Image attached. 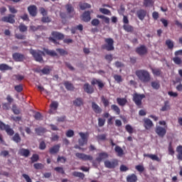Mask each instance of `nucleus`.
Listing matches in <instances>:
<instances>
[{"label": "nucleus", "mask_w": 182, "mask_h": 182, "mask_svg": "<svg viewBox=\"0 0 182 182\" xmlns=\"http://www.w3.org/2000/svg\"><path fill=\"white\" fill-rule=\"evenodd\" d=\"M135 75L141 83H149L151 80V75L147 70H137Z\"/></svg>", "instance_id": "1"}, {"label": "nucleus", "mask_w": 182, "mask_h": 182, "mask_svg": "<svg viewBox=\"0 0 182 182\" xmlns=\"http://www.w3.org/2000/svg\"><path fill=\"white\" fill-rule=\"evenodd\" d=\"M30 53L32 55L33 58L36 62H38L39 63H43L45 61L43 60V57L46 56L45 52L39 50H30Z\"/></svg>", "instance_id": "2"}, {"label": "nucleus", "mask_w": 182, "mask_h": 182, "mask_svg": "<svg viewBox=\"0 0 182 182\" xmlns=\"http://www.w3.org/2000/svg\"><path fill=\"white\" fill-rule=\"evenodd\" d=\"M105 44L102 45L101 49L110 52L114 50V41L112 38H105Z\"/></svg>", "instance_id": "3"}, {"label": "nucleus", "mask_w": 182, "mask_h": 182, "mask_svg": "<svg viewBox=\"0 0 182 182\" xmlns=\"http://www.w3.org/2000/svg\"><path fill=\"white\" fill-rule=\"evenodd\" d=\"M51 35L53 37H50L48 40L55 45H59V42L58 41H63V39H65V35H63L62 33L53 31Z\"/></svg>", "instance_id": "4"}, {"label": "nucleus", "mask_w": 182, "mask_h": 182, "mask_svg": "<svg viewBox=\"0 0 182 182\" xmlns=\"http://www.w3.org/2000/svg\"><path fill=\"white\" fill-rule=\"evenodd\" d=\"M144 97H146V95H144V94L140 95L135 93L133 95V102H134L136 106H141V101L143 100V99H144Z\"/></svg>", "instance_id": "5"}, {"label": "nucleus", "mask_w": 182, "mask_h": 182, "mask_svg": "<svg viewBox=\"0 0 182 182\" xmlns=\"http://www.w3.org/2000/svg\"><path fill=\"white\" fill-rule=\"evenodd\" d=\"M135 52L139 56H144V55H147L149 50L145 45H141L135 49Z\"/></svg>", "instance_id": "6"}, {"label": "nucleus", "mask_w": 182, "mask_h": 182, "mask_svg": "<svg viewBox=\"0 0 182 182\" xmlns=\"http://www.w3.org/2000/svg\"><path fill=\"white\" fill-rule=\"evenodd\" d=\"M79 136L81 137V139L78 140L80 146H85V144H87L89 133L79 132Z\"/></svg>", "instance_id": "7"}, {"label": "nucleus", "mask_w": 182, "mask_h": 182, "mask_svg": "<svg viewBox=\"0 0 182 182\" xmlns=\"http://www.w3.org/2000/svg\"><path fill=\"white\" fill-rule=\"evenodd\" d=\"M75 156L77 159H80V160H82L83 161H92L93 160V156H92V155H87L86 154L78 152L75 154Z\"/></svg>", "instance_id": "8"}, {"label": "nucleus", "mask_w": 182, "mask_h": 182, "mask_svg": "<svg viewBox=\"0 0 182 182\" xmlns=\"http://www.w3.org/2000/svg\"><path fill=\"white\" fill-rule=\"evenodd\" d=\"M119 166V161L113 159L112 161L107 160L105 161V166L107 168H115Z\"/></svg>", "instance_id": "9"}, {"label": "nucleus", "mask_w": 182, "mask_h": 182, "mask_svg": "<svg viewBox=\"0 0 182 182\" xmlns=\"http://www.w3.org/2000/svg\"><path fill=\"white\" fill-rule=\"evenodd\" d=\"M27 11H28L30 16H33V18H35V16H36V15H38V7L35 5H30L27 8Z\"/></svg>", "instance_id": "10"}, {"label": "nucleus", "mask_w": 182, "mask_h": 182, "mask_svg": "<svg viewBox=\"0 0 182 182\" xmlns=\"http://www.w3.org/2000/svg\"><path fill=\"white\" fill-rule=\"evenodd\" d=\"M1 22H6L7 23H15V15L9 14L8 16L2 17Z\"/></svg>", "instance_id": "11"}, {"label": "nucleus", "mask_w": 182, "mask_h": 182, "mask_svg": "<svg viewBox=\"0 0 182 182\" xmlns=\"http://www.w3.org/2000/svg\"><path fill=\"white\" fill-rule=\"evenodd\" d=\"M83 90L85 93H87V95H92V93H95V87L89 84V82L84 84Z\"/></svg>", "instance_id": "12"}, {"label": "nucleus", "mask_w": 182, "mask_h": 182, "mask_svg": "<svg viewBox=\"0 0 182 182\" xmlns=\"http://www.w3.org/2000/svg\"><path fill=\"white\" fill-rule=\"evenodd\" d=\"M155 132L159 135V137H164L166 134L167 133V130L165 129L163 127H156L155 129Z\"/></svg>", "instance_id": "13"}, {"label": "nucleus", "mask_w": 182, "mask_h": 182, "mask_svg": "<svg viewBox=\"0 0 182 182\" xmlns=\"http://www.w3.org/2000/svg\"><path fill=\"white\" fill-rule=\"evenodd\" d=\"M147 16V11L144 9H139L136 11V16L140 21H144V18Z\"/></svg>", "instance_id": "14"}, {"label": "nucleus", "mask_w": 182, "mask_h": 182, "mask_svg": "<svg viewBox=\"0 0 182 182\" xmlns=\"http://www.w3.org/2000/svg\"><path fill=\"white\" fill-rule=\"evenodd\" d=\"M13 59L15 62H23L25 60V55L19 53H14L13 54Z\"/></svg>", "instance_id": "15"}, {"label": "nucleus", "mask_w": 182, "mask_h": 182, "mask_svg": "<svg viewBox=\"0 0 182 182\" xmlns=\"http://www.w3.org/2000/svg\"><path fill=\"white\" fill-rule=\"evenodd\" d=\"M91 85L92 86H95V85H97L100 90H102L103 87H105V84L103 83V82L96 78H92V80H91Z\"/></svg>", "instance_id": "16"}, {"label": "nucleus", "mask_w": 182, "mask_h": 182, "mask_svg": "<svg viewBox=\"0 0 182 182\" xmlns=\"http://www.w3.org/2000/svg\"><path fill=\"white\" fill-rule=\"evenodd\" d=\"M1 130H5L8 136H14V134H15V131H14V129L11 128V126L9 124H4Z\"/></svg>", "instance_id": "17"}, {"label": "nucleus", "mask_w": 182, "mask_h": 182, "mask_svg": "<svg viewBox=\"0 0 182 182\" xmlns=\"http://www.w3.org/2000/svg\"><path fill=\"white\" fill-rule=\"evenodd\" d=\"M153 126H154V124H153V122L151 121L150 119H144V127H145L146 130H150V129H151Z\"/></svg>", "instance_id": "18"}, {"label": "nucleus", "mask_w": 182, "mask_h": 182, "mask_svg": "<svg viewBox=\"0 0 182 182\" xmlns=\"http://www.w3.org/2000/svg\"><path fill=\"white\" fill-rule=\"evenodd\" d=\"M18 154H19V156H22L23 157H29V156H31V151L25 148H21L18 150Z\"/></svg>", "instance_id": "19"}, {"label": "nucleus", "mask_w": 182, "mask_h": 182, "mask_svg": "<svg viewBox=\"0 0 182 182\" xmlns=\"http://www.w3.org/2000/svg\"><path fill=\"white\" fill-rule=\"evenodd\" d=\"M92 109L97 114H100L103 112V109L95 102H92Z\"/></svg>", "instance_id": "20"}, {"label": "nucleus", "mask_w": 182, "mask_h": 182, "mask_svg": "<svg viewBox=\"0 0 182 182\" xmlns=\"http://www.w3.org/2000/svg\"><path fill=\"white\" fill-rule=\"evenodd\" d=\"M90 19H92V17H90V11H85L82 15V21L84 22H90Z\"/></svg>", "instance_id": "21"}, {"label": "nucleus", "mask_w": 182, "mask_h": 182, "mask_svg": "<svg viewBox=\"0 0 182 182\" xmlns=\"http://www.w3.org/2000/svg\"><path fill=\"white\" fill-rule=\"evenodd\" d=\"M59 150H60V145L56 144L49 149V153L50 154H56L59 153Z\"/></svg>", "instance_id": "22"}, {"label": "nucleus", "mask_w": 182, "mask_h": 182, "mask_svg": "<svg viewBox=\"0 0 182 182\" xmlns=\"http://www.w3.org/2000/svg\"><path fill=\"white\" fill-rule=\"evenodd\" d=\"M43 51L45 55H48V56H51L52 58L55 56H58V53L54 50H49L48 48H43Z\"/></svg>", "instance_id": "23"}, {"label": "nucleus", "mask_w": 182, "mask_h": 182, "mask_svg": "<svg viewBox=\"0 0 182 182\" xmlns=\"http://www.w3.org/2000/svg\"><path fill=\"white\" fill-rule=\"evenodd\" d=\"M144 157H148L149 159H151V160H154L155 161H161L160 158H159L156 154H144Z\"/></svg>", "instance_id": "24"}, {"label": "nucleus", "mask_w": 182, "mask_h": 182, "mask_svg": "<svg viewBox=\"0 0 182 182\" xmlns=\"http://www.w3.org/2000/svg\"><path fill=\"white\" fill-rule=\"evenodd\" d=\"M66 90L73 92L75 90V86L69 81H65L63 83Z\"/></svg>", "instance_id": "25"}, {"label": "nucleus", "mask_w": 182, "mask_h": 182, "mask_svg": "<svg viewBox=\"0 0 182 182\" xmlns=\"http://www.w3.org/2000/svg\"><path fill=\"white\" fill-rule=\"evenodd\" d=\"M137 176L134 173L129 174L127 176V182H137Z\"/></svg>", "instance_id": "26"}, {"label": "nucleus", "mask_w": 182, "mask_h": 182, "mask_svg": "<svg viewBox=\"0 0 182 182\" xmlns=\"http://www.w3.org/2000/svg\"><path fill=\"white\" fill-rule=\"evenodd\" d=\"M109 157V155L106 152H102L100 153L98 155V157H97L96 160L97 161H102V160H105V159H107Z\"/></svg>", "instance_id": "27"}, {"label": "nucleus", "mask_w": 182, "mask_h": 182, "mask_svg": "<svg viewBox=\"0 0 182 182\" xmlns=\"http://www.w3.org/2000/svg\"><path fill=\"white\" fill-rule=\"evenodd\" d=\"M74 106L76 107H80V106H83V99L82 97H77L73 101Z\"/></svg>", "instance_id": "28"}, {"label": "nucleus", "mask_w": 182, "mask_h": 182, "mask_svg": "<svg viewBox=\"0 0 182 182\" xmlns=\"http://www.w3.org/2000/svg\"><path fill=\"white\" fill-rule=\"evenodd\" d=\"M176 153L178 154L176 155V157L178 160H180L182 161V146L179 145L176 147Z\"/></svg>", "instance_id": "29"}, {"label": "nucleus", "mask_w": 182, "mask_h": 182, "mask_svg": "<svg viewBox=\"0 0 182 182\" xmlns=\"http://www.w3.org/2000/svg\"><path fill=\"white\" fill-rule=\"evenodd\" d=\"M117 103H118L119 106H122V107L126 106L127 103V99L126 98H117Z\"/></svg>", "instance_id": "30"}, {"label": "nucleus", "mask_w": 182, "mask_h": 182, "mask_svg": "<svg viewBox=\"0 0 182 182\" xmlns=\"http://www.w3.org/2000/svg\"><path fill=\"white\" fill-rule=\"evenodd\" d=\"M114 151L117 154L118 157H122V156L124 154V151H123V149H122V147H120L119 146H115Z\"/></svg>", "instance_id": "31"}, {"label": "nucleus", "mask_w": 182, "mask_h": 182, "mask_svg": "<svg viewBox=\"0 0 182 182\" xmlns=\"http://www.w3.org/2000/svg\"><path fill=\"white\" fill-rule=\"evenodd\" d=\"M151 86L154 90H159L160 89V82L159 80L152 81L151 82Z\"/></svg>", "instance_id": "32"}, {"label": "nucleus", "mask_w": 182, "mask_h": 182, "mask_svg": "<svg viewBox=\"0 0 182 182\" xmlns=\"http://www.w3.org/2000/svg\"><path fill=\"white\" fill-rule=\"evenodd\" d=\"M12 140L13 141H14V143H21V141H22V139L21 138V135H19V134L16 133L13 137H12Z\"/></svg>", "instance_id": "33"}, {"label": "nucleus", "mask_w": 182, "mask_h": 182, "mask_svg": "<svg viewBox=\"0 0 182 182\" xmlns=\"http://www.w3.org/2000/svg\"><path fill=\"white\" fill-rule=\"evenodd\" d=\"M79 6L81 11H85V9H89L92 8V6L87 3H80Z\"/></svg>", "instance_id": "34"}, {"label": "nucleus", "mask_w": 182, "mask_h": 182, "mask_svg": "<svg viewBox=\"0 0 182 182\" xmlns=\"http://www.w3.org/2000/svg\"><path fill=\"white\" fill-rule=\"evenodd\" d=\"M73 176L74 177H78V178H81V180L85 178V173L82 172L74 171L73 172Z\"/></svg>", "instance_id": "35"}, {"label": "nucleus", "mask_w": 182, "mask_h": 182, "mask_svg": "<svg viewBox=\"0 0 182 182\" xmlns=\"http://www.w3.org/2000/svg\"><path fill=\"white\" fill-rule=\"evenodd\" d=\"M0 70L4 72V70H12V67H9V65L6 64H0Z\"/></svg>", "instance_id": "36"}, {"label": "nucleus", "mask_w": 182, "mask_h": 182, "mask_svg": "<svg viewBox=\"0 0 182 182\" xmlns=\"http://www.w3.org/2000/svg\"><path fill=\"white\" fill-rule=\"evenodd\" d=\"M151 70L154 76H160L161 70L160 68H151Z\"/></svg>", "instance_id": "37"}, {"label": "nucleus", "mask_w": 182, "mask_h": 182, "mask_svg": "<svg viewBox=\"0 0 182 182\" xmlns=\"http://www.w3.org/2000/svg\"><path fill=\"white\" fill-rule=\"evenodd\" d=\"M101 101L104 105V107H109V105H110V102L107 100L105 96L101 97Z\"/></svg>", "instance_id": "38"}, {"label": "nucleus", "mask_w": 182, "mask_h": 182, "mask_svg": "<svg viewBox=\"0 0 182 182\" xmlns=\"http://www.w3.org/2000/svg\"><path fill=\"white\" fill-rule=\"evenodd\" d=\"M167 110H170V105L168 101H165L164 105L161 108V112H167Z\"/></svg>", "instance_id": "39"}, {"label": "nucleus", "mask_w": 182, "mask_h": 182, "mask_svg": "<svg viewBox=\"0 0 182 182\" xmlns=\"http://www.w3.org/2000/svg\"><path fill=\"white\" fill-rule=\"evenodd\" d=\"M111 110H113L116 114H120V108L116 105H111Z\"/></svg>", "instance_id": "40"}, {"label": "nucleus", "mask_w": 182, "mask_h": 182, "mask_svg": "<svg viewBox=\"0 0 182 182\" xmlns=\"http://www.w3.org/2000/svg\"><path fill=\"white\" fill-rule=\"evenodd\" d=\"M50 109L53 110H58V107H59V102L58 101H53L50 105Z\"/></svg>", "instance_id": "41"}, {"label": "nucleus", "mask_w": 182, "mask_h": 182, "mask_svg": "<svg viewBox=\"0 0 182 182\" xmlns=\"http://www.w3.org/2000/svg\"><path fill=\"white\" fill-rule=\"evenodd\" d=\"M113 78L117 83H122V82H123V78L120 75L115 74L114 75Z\"/></svg>", "instance_id": "42"}, {"label": "nucleus", "mask_w": 182, "mask_h": 182, "mask_svg": "<svg viewBox=\"0 0 182 182\" xmlns=\"http://www.w3.org/2000/svg\"><path fill=\"white\" fill-rule=\"evenodd\" d=\"M97 18L102 19L105 23H110V18L109 17L105 16L104 15H97Z\"/></svg>", "instance_id": "43"}, {"label": "nucleus", "mask_w": 182, "mask_h": 182, "mask_svg": "<svg viewBox=\"0 0 182 182\" xmlns=\"http://www.w3.org/2000/svg\"><path fill=\"white\" fill-rule=\"evenodd\" d=\"M166 45L168 49H173L174 48V42L171 39H168L166 41Z\"/></svg>", "instance_id": "44"}, {"label": "nucleus", "mask_w": 182, "mask_h": 182, "mask_svg": "<svg viewBox=\"0 0 182 182\" xmlns=\"http://www.w3.org/2000/svg\"><path fill=\"white\" fill-rule=\"evenodd\" d=\"M107 136V135H106V134H102L97 135L96 137L98 141H105V140H106Z\"/></svg>", "instance_id": "45"}, {"label": "nucleus", "mask_w": 182, "mask_h": 182, "mask_svg": "<svg viewBox=\"0 0 182 182\" xmlns=\"http://www.w3.org/2000/svg\"><path fill=\"white\" fill-rule=\"evenodd\" d=\"M56 52H58L59 54L61 55V56H65L66 55H69V53L66 50H65L63 48H57L56 49Z\"/></svg>", "instance_id": "46"}, {"label": "nucleus", "mask_w": 182, "mask_h": 182, "mask_svg": "<svg viewBox=\"0 0 182 182\" xmlns=\"http://www.w3.org/2000/svg\"><path fill=\"white\" fill-rule=\"evenodd\" d=\"M65 8L67 9L68 14H72V12H75V8H73V6H72V4H67L65 6Z\"/></svg>", "instance_id": "47"}, {"label": "nucleus", "mask_w": 182, "mask_h": 182, "mask_svg": "<svg viewBox=\"0 0 182 182\" xmlns=\"http://www.w3.org/2000/svg\"><path fill=\"white\" fill-rule=\"evenodd\" d=\"M123 28L124 29V31H126V32H133V31L134 30V28H133V26H130V25H124Z\"/></svg>", "instance_id": "48"}, {"label": "nucleus", "mask_w": 182, "mask_h": 182, "mask_svg": "<svg viewBox=\"0 0 182 182\" xmlns=\"http://www.w3.org/2000/svg\"><path fill=\"white\" fill-rule=\"evenodd\" d=\"M18 29H19L20 32H26V31H28V26H26L23 23H21L18 26Z\"/></svg>", "instance_id": "49"}, {"label": "nucleus", "mask_w": 182, "mask_h": 182, "mask_svg": "<svg viewBox=\"0 0 182 182\" xmlns=\"http://www.w3.org/2000/svg\"><path fill=\"white\" fill-rule=\"evenodd\" d=\"M31 163H36L39 160V155L33 154L31 158Z\"/></svg>", "instance_id": "50"}, {"label": "nucleus", "mask_w": 182, "mask_h": 182, "mask_svg": "<svg viewBox=\"0 0 182 182\" xmlns=\"http://www.w3.org/2000/svg\"><path fill=\"white\" fill-rule=\"evenodd\" d=\"M168 151L171 156H174L175 151L174 149H173V146L171 145V142H170L168 144Z\"/></svg>", "instance_id": "51"}, {"label": "nucleus", "mask_w": 182, "mask_h": 182, "mask_svg": "<svg viewBox=\"0 0 182 182\" xmlns=\"http://www.w3.org/2000/svg\"><path fill=\"white\" fill-rule=\"evenodd\" d=\"M100 12H101V14H103L104 15H110L111 14L110 10L105 8H100Z\"/></svg>", "instance_id": "52"}, {"label": "nucleus", "mask_w": 182, "mask_h": 182, "mask_svg": "<svg viewBox=\"0 0 182 182\" xmlns=\"http://www.w3.org/2000/svg\"><path fill=\"white\" fill-rule=\"evenodd\" d=\"M106 123V119L103 118H98V126L99 127H103Z\"/></svg>", "instance_id": "53"}, {"label": "nucleus", "mask_w": 182, "mask_h": 182, "mask_svg": "<svg viewBox=\"0 0 182 182\" xmlns=\"http://www.w3.org/2000/svg\"><path fill=\"white\" fill-rule=\"evenodd\" d=\"M51 19L50 18H49V16H43L41 18V22H43V23H49V22H51Z\"/></svg>", "instance_id": "54"}, {"label": "nucleus", "mask_w": 182, "mask_h": 182, "mask_svg": "<svg viewBox=\"0 0 182 182\" xmlns=\"http://www.w3.org/2000/svg\"><path fill=\"white\" fill-rule=\"evenodd\" d=\"M125 130L128 132V133H129V134H133V127H132V125H130V124H127L126 126H125Z\"/></svg>", "instance_id": "55"}, {"label": "nucleus", "mask_w": 182, "mask_h": 182, "mask_svg": "<svg viewBox=\"0 0 182 182\" xmlns=\"http://www.w3.org/2000/svg\"><path fill=\"white\" fill-rule=\"evenodd\" d=\"M173 61L176 65H181L182 63V60L180 58V57H174L173 58Z\"/></svg>", "instance_id": "56"}, {"label": "nucleus", "mask_w": 182, "mask_h": 182, "mask_svg": "<svg viewBox=\"0 0 182 182\" xmlns=\"http://www.w3.org/2000/svg\"><path fill=\"white\" fill-rule=\"evenodd\" d=\"M33 167L34 168H36V170H42V168H43L44 166L43 164L41 163H37L33 164Z\"/></svg>", "instance_id": "57"}, {"label": "nucleus", "mask_w": 182, "mask_h": 182, "mask_svg": "<svg viewBox=\"0 0 182 182\" xmlns=\"http://www.w3.org/2000/svg\"><path fill=\"white\" fill-rule=\"evenodd\" d=\"M14 89H15V90H16L18 92V93H21V92H22V90H23V86L21 84H20L18 85H16L14 87Z\"/></svg>", "instance_id": "58"}, {"label": "nucleus", "mask_w": 182, "mask_h": 182, "mask_svg": "<svg viewBox=\"0 0 182 182\" xmlns=\"http://www.w3.org/2000/svg\"><path fill=\"white\" fill-rule=\"evenodd\" d=\"M65 135L67 137H73L75 136V132L72 129H69L67 131Z\"/></svg>", "instance_id": "59"}, {"label": "nucleus", "mask_w": 182, "mask_h": 182, "mask_svg": "<svg viewBox=\"0 0 182 182\" xmlns=\"http://www.w3.org/2000/svg\"><path fill=\"white\" fill-rule=\"evenodd\" d=\"M105 58V60H107L108 63H111L112 60H113V55L112 54H107Z\"/></svg>", "instance_id": "60"}, {"label": "nucleus", "mask_w": 182, "mask_h": 182, "mask_svg": "<svg viewBox=\"0 0 182 182\" xmlns=\"http://www.w3.org/2000/svg\"><path fill=\"white\" fill-rule=\"evenodd\" d=\"M99 23H100V21H99V19L97 18H94L91 21V24L92 25V26H98Z\"/></svg>", "instance_id": "61"}, {"label": "nucleus", "mask_w": 182, "mask_h": 182, "mask_svg": "<svg viewBox=\"0 0 182 182\" xmlns=\"http://www.w3.org/2000/svg\"><path fill=\"white\" fill-rule=\"evenodd\" d=\"M55 171H57V173H60V174H64L65 173V170H63V168L60 166L55 167L54 168Z\"/></svg>", "instance_id": "62"}, {"label": "nucleus", "mask_w": 182, "mask_h": 182, "mask_svg": "<svg viewBox=\"0 0 182 182\" xmlns=\"http://www.w3.org/2000/svg\"><path fill=\"white\" fill-rule=\"evenodd\" d=\"M22 177H23L26 182H32V179L29 177V175L23 173L22 174Z\"/></svg>", "instance_id": "63"}, {"label": "nucleus", "mask_w": 182, "mask_h": 182, "mask_svg": "<svg viewBox=\"0 0 182 182\" xmlns=\"http://www.w3.org/2000/svg\"><path fill=\"white\" fill-rule=\"evenodd\" d=\"M12 110L14 114H19L21 113V112L19 111V109H18V108L16 107V105H15L12 106Z\"/></svg>", "instance_id": "64"}]
</instances>
